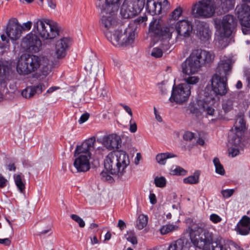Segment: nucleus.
<instances>
[{
    "label": "nucleus",
    "mask_w": 250,
    "mask_h": 250,
    "mask_svg": "<svg viewBox=\"0 0 250 250\" xmlns=\"http://www.w3.org/2000/svg\"><path fill=\"white\" fill-rule=\"evenodd\" d=\"M234 191V189H227L222 190L221 192L223 198H228L233 194Z\"/></svg>",
    "instance_id": "obj_48"
},
{
    "label": "nucleus",
    "mask_w": 250,
    "mask_h": 250,
    "mask_svg": "<svg viewBox=\"0 0 250 250\" xmlns=\"http://www.w3.org/2000/svg\"><path fill=\"white\" fill-rule=\"evenodd\" d=\"M118 227L122 230L126 228V224L123 220H119L118 223Z\"/></svg>",
    "instance_id": "obj_63"
},
{
    "label": "nucleus",
    "mask_w": 250,
    "mask_h": 250,
    "mask_svg": "<svg viewBox=\"0 0 250 250\" xmlns=\"http://www.w3.org/2000/svg\"><path fill=\"white\" fill-rule=\"evenodd\" d=\"M103 16L101 19L100 25L103 28L104 35L107 39L115 46L127 45L132 43L135 39L134 30L135 27L133 24H129L127 27L124 30L123 34L122 30L112 31L117 24V21L114 16L115 12L109 9L104 8L102 11Z\"/></svg>",
    "instance_id": "obj_1"
},
{
    "label": "nucleus",
    "mask_w": 250,
    "mask_h": 250,
    "mask_svg": "<svg viewBox=\"0 0 250 250\" xmlns=\"http://www.w3.org/2000/svg\"><path fill=\"white\" fill-rule=\"evenodd\" d=\"M215 99L211 96L206 97L204 99H200L196 102H190L187 107L189 113L198 116L203 112H206L207 115L213 116L215 110L212 105L214 104Z\"/></svg>",
    "instance_id": "obj_11"
},
{
    "label": "nucleus",
    "mask_w": 250,
    "mask_h": 250,
    "mask_svg": "<svg viewBox=\"0 0 250 250\" xmlns=\"http://www.w3.org/2000/svg\"><path fill=\"white\" fill-rule=\"evenodd\" d=\"M234 101L231 99L224 100L222 103V108L225 112H228L232 109Z\"/></svg>",
    "instance_id": "obj_40"
},
{
    "label": "nucleus",
    "mask_w": 250,
    "mask_h": 250,
    "mask_svg": "<svg viewBox=\"0 0 250 250\" xmlns=\"http://www.w3.org/2000/svg\"><path fill=\"white\" fill-rule=\"evenodd\" d=\"M236 23L235 18L230 14L224 16L222 19L214 21L216 38L222 48L228 45V39L233 32Z\"/></svg>",
    "instance_id": "obj_6"
},
{
    "label": "nucleus",
    "mask_w": 250,
    "mask_h": 250,
    "mask_svg": "<svg viewBox=\"0 0 250 250\" xmlns=\"http://www.w3.org/2000/svg\"><path fill=\"white\" fill-rule=\"evenodd\" d=\"M119 1L120 0H105V8H107V11L110 9L112 10V12H117L119 7Z\"/></svg>",
    "instance_id": "obj_37"
},
{
    "label": "nucleus",
    "mask_w": 250,
    "mask_h": 250,
    "mask_svg": "<svg viewBox=\"0 0 250 250\" xmlns=\"http://www.w3.org/2000/svg\"><path fill=\"white\" fill-rule=\"evenodd\" d=\"M44 59L37 55L24 54L21 55L17 61L16 70L20 75L26 76L38 70L44 76L51 71L47 62H43Z\"/></svg>",
    "instance_id": "obj_3"
},
{
    "label": "nucleus",
    "mask_w": 250,
    "mask_h": 250,
    "mask_svg": "<svg viewBox=\"0 0 250 250\" xmlns=\"http://www.w3.org/2000/svg\"><path fill=\"white\" fill-rule=\"evenodd\" d=\"M120 105L124 108V109L129 114V115L132 117V112L131 108L127 105L121 104Z\"/></svg>",
    "instance_id": "obj_61"
},
{
    "label": "nucleus",
    "mask_w": 250,
    "mask_h": 250,
    "mask_svg": "<svg viewBox=\"0 0 250 250\" xmlns=\"http://www.w3.org/2000/svg\"><path fill=\"white\" fill-rule=\"evenodd\" d=\"M7 180L2 175L0 174V188H4L7 184Z\"/></svg>",
    "instance_id": "obj_58"
},
{
    "label": "nucleus",
    "mask_w": 250,
    "mask_h": 250,
    "mask_svg": "<svg viewBox=\"0 0 250 250\" xmlns=\"http://www.w3.org/2000/svg\"><path fill=\"white\" fill-rule=\"evenodd\" d=\"M196 35L201 41L206 42L211 38V31L208 23L199 22L196 26Z\"/></svg>",
    "instance_id": "obj_22"
},
{
    "label": "nucleus",
    "mask_w": 250,
    "mask_h": 250,
    "mask_svg": "<svg viewBox=\"0 0 250 250\" xmlns=\"http://www.w3.org/2000/svg\"><path fill=\"white\" fill-rule=\"evenodd\" d=\"M163 52L161 48L155 47L154 48L151 53L152 56L155 58H160L163 55Z\"/></svg>",
    "instance_id": "obj_51"
},
{
    "label": "nucleus",
    "mask_w": 250,
    "mask_h": 250,
    "mask_svg": "<svg viewBox=\"0 0 250 250\" xmlns=\"http://www.w3.org/2000/svg\"><path fill=\"white\" fill-rule=\"evenodd\" d=\"M234 126V132H238L240 135H244L246 127L245 122L242 117L239 116L236 118Z\"/></svg>",
    "instance_id": "obj_32"
},
{
    "label": "nucleus",
    "mask_w": 250,
    "mask_h": 250,
    "mask_svg": "<svg viewBox=\"0 0 250 250\" xmlns=\"http://www.w3.org/2000/svg\"><path fill=\"white\" fill-rule=\"evenodd\" d=\"M130 164L128 154L124 150H117L108 153L104 160L106 170L112 175L121 177L126 172Z\"/></svg>",
    "instance_id": "obj_4"
},
{
    "label": "nucleus",
    "mask_w": 250,
    "mask_h": 250,
    "mask_svg": "<svg viewBox=\"0 0 250 250\" xmlns=\"http://www.w3.org/2000/svg\"><path fill=\"white\" fill-rule=\"evenodd\" d=\"M150 202L152 204H155L157 202L156 196L154 193H150L149 196Z\"/></svg>",
    "instance_id": "obj_62"
},
{
    "label": "nucleus",
    "mask_w": 250,
    "mask_h": 250,
    "mask_svg": "<svg viewBox=\"0 0 250 250\" xmlns=\"http://www.w3.org/2000/svg\"><path fill=\"white\" fill-rule=\"evenodd\" d=\"M44 83H40L36 85L27 86L21 91V95L23 98L30 99L36 94H40L46 88Z\"/></svg>",
    "instance_id": "obj_23"
},
{
    "label": "nucleus",
    "mask_w": 250,
    "mask_h": 250,
    "mask_svg": "<svg viewBox=\"0 0 250 250\" xmlns=\"http://www.w3.org/2000/svg\"><path fill=\"white\" fill-rule=\"evenodd\" d=\"M235 12L237 18L250 14V5L239 3L235 8Z\"/></svg>",
    "instance_id": "obj_30"
},
{
    "label": "nucleus",
    "mask_w": 250,
    "mask_h": 250,
    "mask_svg": "<svg viewBox=\"0 0 250 250\" xmlns=\"http://www.w3.org/2000/svg\"><path fill=\"white\" fill-rule=\"evenodd\" d=\"M166 179L164 177H156L154 179L155 186L158 188H164L166 185Z\"/></svg>",
    "instance_id": "obj_42"
},
{
    "label": "nucleus",
    "mask_w": 250,
    "mask_h": 250,
    "mask_svg": "<svg viewBox=\"0 0 250 250\" xmlns=\"http://www.w3.org/2000/svg\"><path fill=\"white\" fill-rule=\"evenodd\" d=\"M71 218L75 222L78 223L79 227L81 228H83L85 226V223L84 221L76 214L71 215Z\"/></svg>",
    "instance_id": "obj_46"
},
{
    "label": "nucleus",
    "mask_w": 250,
    "mask_h": 250,
    "mask_svg": "<svg viewBox=\"0 0 250 250\" xmlns=\"http://www.w3.org/2000/svg\"><path fill=\"white\" fill-rule=\"evenodd\" d=\"M215 14L220 16L233 9L235 0H213Z\"/></svg>",
    "instance_id": "obj_19"
},
{
    "label": "nucleus",
    "mask_w": 250,
    "mask_h": 250,
    "mask_svg": "<svg viewBox=\"0 0 250 250\" xmlns=\"http://www.w3.org/2000/svg\"><path fill=\"white\" fill-rule=\"evenodd\" d=\"M183 81L184 83L173 86L171 96L169 98L170 102L179 104L186 102L191 94V89L199 83L200 78L198 76L183 74Z\"/></svg>",
    "instance_id": "obj_5"
},
{
    "label": "nucleus",
    "mask_w": 250,
    "mask_h": 250,
    "mask_svg": "<svg viewBox=\"0 0 250 250\" xmlns=\"http://www.w3.org/2000/svg\"><path fill=\"white\" fill-rule=\"evenodd\" d=\"M32 25V22L30 21H28L26 22L23 23L22 25L20 24V30L21 32L29 31Z\"/></svg>",
    "instance_id": "obj_50"
},
{
    "label": "nucleus",
    "mask_w": 250,
    "mask_h": 250,
    "mask_svg": "<svg viewBox=\"0 0 250 250\" xmlns=\"http://www.w3.org/2000/svg\"><path fill=\"white\" fill-rule=\"evenodd\" d=\"M244 75L246 78V80L248 83L247 85L248 87H250V70L246 69L244 71Z\"/></svg>",
    "instance_id": "obj_57"
},
{
    "label": "nucleus",
    "mask_w": 250,
    "mask_h": 250,
    "mask_svg": "<svg viewBox=\"0 0 250 250\" xmlns=\"http://www.w3.org/2000/svg\"><path fill=\"white\" fill-rule=\"evenodd\" d=\"M192 14L195 18H210L215 14L213 0H201L192 8Z\"/></svg>",
    "instance_id": "obj_12"
},
{
    "label": "nucleus",
    "mask_w": 250,
    "mask_h": 250,
    "mask_svg": "<svg viewBox=\"0 0 250 250\" xmlns=\"http://www.w3.org/2000/svg\"><path fill=\"white\" fill-rule=\"evenodd\" d=\"M178 229L179 227L177 225L167 224L163 226L160 229V231L162 234L165 235L169 232L177 230Z\"/></svg>",
    "instance_id": "obj_36"
},
{
    "label": "nucleus",
    "mask_w": 250,
    "mask_h": 250,
    "mask_svg": "<svg viewBox=\"0 0 250 250\" xmlns=\"http://www.w3.org/2000/svg\"><path fill=\"white\" fill-rule=\"evenodd\" d=\"M95 139L91 138L77 146L75 152L76 157L74 166L78 172H86L90 169V151L93 148Z\"/></svg>",
    "instance_id": "obj_8"
},
{
    "label": "nucleus",
    "mask_w": 250,
    "mask_h": 250,
    "mask_svg": "<svg viewBox=\"0 0 250 250\" xmlns=\"http://www.w3.org/2000/svg\"><path fill=\"white\" fill-rule=\"evenodd\" d=\"M145 0H125L120 13L125 19L131 18L140 13L145 5Z\"/></svg>",
    "instance_id": "obj_13"
},
{
    "label": "nucleus",
    "mask_w": 250,
    "mask_h": 250,
    "mask_svg": "<svg viewBox=\"0 0 250 250\" xmlns=\"http://www.w3.org/2000/svg\"><path fill=\"white\" fill-rule=\"evenodd\" d=\"M175 157H176V155L171 153H161L157 155L156 160L159 164L164 165L166 163L167 159Z\"/></svg>",
    "instance_id": "obj_33"
},
{
    "label": "nucleus",
    "mask_w": 250,
    "mask_h": 250,
    "mask_svg": "<svg viewBox=\"0 0 250 250\" xmlns=\"http://www.w3.org/2000/svg\"><path fill=\"white\" fill-rule=\"evenodd\" d=\"M147 20V18L146 16L145 15L142 17H139L136 18L133 21V22H131L129 24H133L135 27V29L134 30V34L136 35V24H140L145 21H146Z\"/></svg>",
    "instance_id": "obj_45"
},
{
    "label": "nucleus",
    "mask_w": 250,
    "mask_h": 250,
    "mask_svg": "<svg viewBox=\"0 0 250 250\" xmlns=\"http://www.w3.org/2000/svg\"><path fill=\"white\" fill-rule=\"evenodd\" d=\"M148 222V218L147 216L144 214H141L138 217V219L137 222V227L139 229H142L145 228Z\"/></svg>",
    "instance_id": "obj_39"
},
{
    "label": "nucleus",
    "mask_w": 250,
    "mask_h": 250,
    "mask_svg": "<svg viewBox=\"0 0 250 250\" xmlns=\"http://www.w3.org/2000/svg\"><path fill=\"white\" fill-rule=\"evenodd\" d=\"M214 165L215 167V172L221 175L225 174V170L222 165L221 164L218 158H214L213 161Z\"/></svg>",
    "instance_id": "obj_41"
},
{
    "label": "nucleus",
    "mask_w": 250,
    "mask_h": 250,
    "mask_svg": "<svg viewBox=\"0 0 250 250\" xmlns=\"http://www.w3.org/2000/svg\"><path fill=\"white\" fill-rule=\"evenodd\" d=\"M242 26V30L244 34H248L250 29V14L238 18Z\"/></svg>",
    "instance_id": "obj_29"
},
{
    "label": "nucleus",
    "mask_w": 250,
    "mask_h": 250,
    "mask_svg": "<svg viewBox=\"0 0 250 250\" xmlns=\"http://www.w3.org/2000/svg\"><path fill=\"white\" fill-rule=\"evenodd\" d=\"M9 39L4 34L1 35V41H0V55H2L7 52L9 48Z\"/></svg>",
    "instance_id": "obj_34"
},
{
    "label": "nucleus",
    "mask_w": 250,
    "mask_h": 250,
    "mask_svg": "<svg viewBox=\"0 0 250 250\" xmlns=\"http://www.w3.org/2000/svg\"><path fill=\"white\" fill-rule=\"evenodd\" d=\"M207 224L199 222L192 224L188 229L191 244L200 249L207 247L212 242V234L207 229Z\"/></svg>",
    "instance_id": "obj_7"
},
{
    "label": "nucleus",
    "mask_w": 250,
    "mask_h": 250,
    "mask_svg": "<svg viewBox=\"0 0 250 250\" xmlns=\"http://www.w3.org/2000/svg\"><path fill=\"white\" fill-rule=\"evenodd\" d=\"M240 223L243 226L250 229V218L246 216H244L240 220Z\"/></svg>",
    "instance_id": "obj_52"
},
{
    "label": "nucleus",
    "mask_w": 250,
    "mask_h": 250,
    "mask_svg": "<svg viewBox=\"0 0 250 250\" xmlns=\"http://www.w3.org/2000/svg\"><path fill=\"white\" fill-rule=\"evenodd\" d=\"M33 31L42 40L51 41L59 36L60 27L48 19L42 18L34 22Z\"/></svg>",
    "instance_id": "obj_9"
},
{
    "label": "nucleus",
    "mask_w": 250,
    "mask_h": 250,
    "mask_svg": "<svg viewBox=\"0 0 250 250\" xmlns=\"http://www.w3.org/2000/svg\"><path fill=\"white\" fill-rule=\"evenodd\" d=\"M70 38L64 37L57 40L55 44V55L57 59L64 58L67 54L70 45Z\"/></svg>",
    "instance_id": "obj_16"
},
{
    "label": "nucleus",
    "mask_w": 250,
    "mask_h": 250,
    "mask_svg": "<svg viewBox=\"0 0 250 250\" xmlns=\"http://www.w3.org/2000/svg\"><path fill=\"white\" fill-rule=\"evenodd\" d=\"M194 137V134L191 132L187 131L183 135V138L185 140L190 141Z\"/></svg>",
    "instance_id": "obj_54"
},
{
    "label": "nucleus",
    "mask_w": 250,
    "mask_h": 250,
    "mask_svg": "<svg viewBox=\"0 0 250 250\" xmlns=\"http://www.w3.org/2000/svg\"><path fill=\"white\" fill-rule=\"evenodd\" d=\"M20 23L17 19H10L7 25L6 33L7 36L12 41L19 39L21 35Z\"/></svg>",
    "instance_id": "obj_20"
},
{
    "label": "nucleus",
    "mask_w": 250,
    "mask_h": 250,
    "mask_svg": "<svg viewBox=\"0 0 250 250\" xmlns=\"http://www.w3.org/2000/svg\"><path fill=\"white\" fill-rule=\"evenodd\" d=\"M227 78L212 76L211 82L212 91L216 95L223 96L228 92Z\"/></svg>",
    "instance_id": "obj_17"
},
{
    "label": "nucleus",
    "mask_w": 250,
    "mask_h": 250,
    "mask_svg": "<svg viewBox=\"0 0 250 250\" xmlns=\"http://www.w3.org/2000/svg\"><path fill=\"white\" fill-rule=\"evenodd\" d=\"M48 6L51 9H55L56 7V0H46Z\"/></svg>",
    "instance_id": "obj_55"
},
{
    "label": "nucleus",
    "mask_w": 250,
    "mask_h": 250,
    "mask_svg": "<svg viewBox=\"0 0 250 250\" xmlns=\"http://www.w3.org/2000/svg\"><path fill=\"white\" fill-rule=\"evenodd\" d=\"M182 13V9L180 7H178L176 8L172 13L171 16L172 19H170V20H172L176 21V20H178V18L180 17L181 14Z\"/></svg>",
    "instance_id": "obj_44"
},
{
    "label": "nucleus",
    "mask_w": 250,
    "mask_h": 250,
    "mask_svg": "<svg viewBox=\"0 0 250 250\" xmlns=\"http://www.w3.org/2000/svg\"><path fill=\"white\" fill-rule=\"evenodd\" d=\"M193 248L187 239H179L171 243L167 250H193Z\"/></svg>",
    "instance_id": "obj_24"
},
{
    "label": "nucleus",
    "mask_w": 250,
    "mask_h": 250,
    "mask_svg": "<svg viewBox=\"0 0 250 250\" xmlns=\"http://www.w3.org/2000/svg\"><path fill=\"white\" fill-rule=\"evenodd\" d=\"M200 175V172L199 170L195 171L193 175L189 176L187 178H185L183 180V182L185 184H197L199 181V176Z\"/></svg>",
    "instance_id": "obj_35"
},
{
    "label": "nucleus",
    "mask_w": 250,
    "mask_h": 250,
    "mask_svg": "<svg viewBox=\"0 0 250 250\" xmlns=\"http://www.w3.org/2000/svg\"><path fill=\"white\" fill-rule=\"evenodd\" d=\"M243 145L239 146V147L229 145L228 149L229 155L232 157H235L238 155L241 151L243 150Z\"/></svg>",
    "instance_id": "obj_38"
},
{
    "label": "nucleus",
    "mask_w": 250,
    "mask_h": 250,
    "mask_svg": "<svg viewBox=\"0 0 250 250\" xmlns=\"http://www.w3.org/2000/svg\"><path fill=\"white\" fill-rule=\"evenodd\" d=\"M169 39L171 38L172 33L175 31L177 33L176 42H181L188 38L193 30V25L191 21L183 20L178 21L169 20Z\"/></svg>",
    "instance_id": "obj_10"
},
{
    "label": "nucleus",
    "mask_w": 250,
    "mask_h": 250,
    "mask_svg": "<svg viewBox=\"0 0 250 250\" xmlns=\"http://www.w3.org/2000/svg\"><path fill=\"white\" fill-rule=\"evenodd\" d=\"M236 231L241 235H247L249 233L250 229L242 225L240 223L236 228Z\"/></svg>",
    "instance_id": "obj_43"
},
{
    "label": "nucleus",
    "mask_w": 250,
    "mask_h": 250,
    "mask_svg": "<svg viewBox=\"0 0 250 250\" xmlns=\"http://www.w3.org/2000/svg\"><path fill=\"white\" fill-rule=\"evenodd\" d=\"M159 0H147L146 9L151 15L160 14L162 9L161 1ZM166 1V0H164Z\"/></svg>",
    "instance_id": "obj_27"
},
{
    "label": "nucleus",
    "mask_w": 250,
    "mask_h": 250,
    "mask_svg": "<svg viewBox=\"0 0 250 250\" xmlns=\"http://www.w3.org/2000/svg\"><path fill=\"white\" fill-rule=\"evenodd\" d=\"M6 63L7 62L0 61V102L4 99L3 94L1 91H4L6 86L5 79L6 72L8 69V66Z\"/></svg>",
    "instance_id": "obj_26"
},
{
    "label": "nucleus",
    "mask_w": 250,
    "mask_h": 250,
    "mask_svg": "<svg viewBox=\"0 0 250 250\" xmlns=\"http://www.w3.org/2000/svg\"><path fill=\"white\" fill-rule=\"evenodd\" d=\"M14 179L15 185L21 193H24L25 189V183L24 176L21 173L14 174Z\"/></svg>",
    "instance_id": "obj_31"
},
{
    "label": "nucleus",
    "mask_w": 250,
    "mask_h": 250,
    "mask_svg": "<svg viewBox=\"0 0 250 250\" xmlns=\"http://www.w3.org/2000/svg\"><path fill=\"white\" fill-rule=\"evenodd\" d=\"M85 69L89 73L97 75L99 71V64L97 60L95 58L87 61L85 66Z\"/></svg>",
    "instance_id": "obj_28"
},
{
    "label": "nucleus",
    "mask_w": 250,
    "mask_h": 250,
    "mask_svg": "<svg viewBox=\"0 0 250 250\" xmlns=\"http://www.w3.org/2000/svg\"><path fill=\"white\" fill-rule=\"evenodd\" d=\"M232 62L230 59L226 58L220 61L216 68L215 73L213 75L220 78H227L231 71Z\"/></svg>",
    "instance_id": "obj_18"
},
{
    "label": "nucleus",
    "mask_w": 250,
    "mask_h": 250,
    "mask_svg": "<svg viewBox=\"0 0 250 250\" xmlns=\"http://www.w3.org/2000/svg\"><path fill=\"white\" fill-rule=\"evenodd\" d=\"M244 135H240L239 133L233 131L232 129L229 134V145L239 147V146L243 145V148L246 146L247 142L243 138Z\"/></svg>",
    "instance_id": "obj_25"
},
{
    "label": "nucleus",
    "mask_w": 250,
    "mask_h": 250,
    "mask_svg": "<svg viewBox=\"0 0 250 250\" xmlns=\"http://www.w3.org/2000/svg\"><path fill=\"white\" fill-rule=\"evenodd\" d=\"M214 54L210 51L201 49L192 50L189 56L181 64L183 74L190 76L197 73L204 65L210 64L214 59Z\"/></svg>",
    "instance_id": "obj_2"
},
{
    "label": "nucleus",
    "mask_w": 250,
    "mask_h": 250,
    "mask_svg": "<svg viewBox=\"0 0 250 250\" xmlns=\"http://www.w3.org/2000/svg\"><path fill=\"white\" fill-rule=\"evenodd\" d=\"M131 120H130V123H131ZM137 130V126L136 124L134 122L133 123L130 124L129 126V130L131 132L134 133L136 132Z\"/></svg>",
    "instance_id": "obj_59"
},
{
    "label": "nucleus",
    "mask_w": 250,
    "mask_h": 250,
    "mask_svg": "<svg viewBox=\"0 0 250 250\" xmlns=\"http://www.w3.org/2000/svg\"><path fill=\"white\" fill-rule=\"evenodd\" d=\"M89 116V115L88 113L83 114L78 121L79 123L80 124H83V123H84L85 121H86L88 120Z\"/></svg>",
    "instance_id": "obj_56"
},
{
    "label": "nucleus",
    "mask_w": 250,
    "mask_h": 250,
    "mask_svg": "<svg viewBox=\"0 0 250 250\" xmlns=\"http://www.w3.org/2000/svg\"><path fill=\"white\" fill-rule=\"evenodd\" d=\"M212 247V250H226V249H224L222 245L220 244L216 243L215 246L213 244Z\"/></svg>",
    "instance_id": "obj_64"
},
{
    "label": "nucleus",
    "mask_w": 250,
    "mask_h": 250,
    "mask_svg": "<svg viewBox=\"0 0 250 250\" xmlns=\"http://www.w3.org/2000/svg\"><path fill=\"white\" fill-rule=\"evenodd\" d=\"M169 21L164 25L162 19H155L149 24V32L163 39H169Z\"/></svg>",
    "instance_id": "obj_15"
},
{
    "label": "nucleus",
    "mask_w": 250,
    "mask_h": 250,
    "mask_svg": "<svg viewBox=\"0 0 250 250\" xmlns=\"http://www.w3.org/2000/svg\"><path fill=\"white\" fill-rule=\"evenodd\" d=\"M100 175L103 181H107L109 183H112L114 181L113 177L109 175L106 171H102Z\"/></svg>",
    "instance_id": "obj_47"
},
{
    "label": "nucleus",
    "mask_w": 250,
    "mask_h": 250,
    "mask_svg": "<svg viewBox=\"0 0 250 250\" xmlns=\"http://www.w3.org/2000/svg\"><path fill=\"white\" fill-rule=\"evenodd\" d=\"M209 219L214 223H218L222 220V218L219 215L214 213L210 215Z\"/></svg>",
    "instance_id": "obj_53"
},
{
    "label": "nucleus",
    "mask_w": 250,
    "mask_h": 250,
    "mask_svg": "<svg viewBox=\"0 0 250 250\" xmlns=\"http://www.w3.org/2000/svg\"><path fill=\"white\" fill-rule=\"evenodd\" d=\"M0 244H3L4 246H8L11 244V240L9 238L0 239Z\"/></svg>",
    "instance_id": "obj_60"
},
{
    "label": "nucleus",
    "mask_w": 250,
    "mask_h": 250,
    "mask_svg": "<svg viewBox=\"0 0 250 250\" xmlns=\"http://www.w3.org/2000/svg\"><path fill=\"white\" fill-rule=\"evenodd\" d=\"M102 144L108 150L118 149L121 146L122 140L120 136L116 134H111L104 136L102 139Z\"/></svg>",
    "instance_id": "obj_21"
},
{
    "label": "nucleus",
    "mask_w": 250,
    "mask_h": 250,
    "mask_svg": "<svg viewBox=\"0 0 250 250\" xmlns=\"http://www.w3.org/2000/svg\"><path fill=\"white\" fill-rule=\"evenodd\" d=\"M42 43L37 35L30 33L22 39L21 47L26 51L30 53H37L42 48Z\"/></svg>",
    "instance_id": "obj_14"
},
{
    "label": "nucleus",
    "mask_w": 250,
    "mask_h": 250,
    "mask_svg": "<svg viewBox=\"0 0 250 250\" xmlns=\"http://www.w3.org/2000/svg\"><path fill=\"white\" fill-rule=\"evenodd\" d=\"M172 173L176 175H186L187 171L180 167H176L173 170Z\"/></svg>",
    "instance_id": "obj_49"
}]
</instances>
